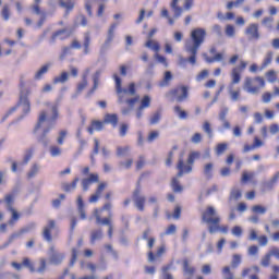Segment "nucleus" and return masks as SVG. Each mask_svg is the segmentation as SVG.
<instances>
[{
    "mask_svg": "<svg viewBox=\"0 0 279 279\" xmlns=\"http://www.w3.org/2000/svg\"><path fill=\"white\" fill-rule=\"evenodd\" d=\"M113 80L116 82V90L118 95H121V93H124V95H128V93L129 95H136V84L130 83L128 88H123L121 86L122 82L119 75L114 74Z\"/></svg>",
    "mask_w": 279,
    "mask_h": 279,
    "instance_id": "10",
    "label": "nucleus"
},
{
    "mask_svg": "<svg viewBox=\"0 0 279 279\" xmlns=\"http://www.w3.org/2000/svg\"><path fill=\"white\" fill-rule=\"evenodd\" d=\"M206 29L202 27L193 28L190 33V39L185 41L184 49L190 54V64H197V52L199 47L206 43Z\"/></svg>",
    "mask_w": 279,
    "mask_h": 279,
    "instance_id": "2",
    "label": "nucleus"
},
{
    "mask_svg": "<svg viewBox=\"0 0 279 279\" xmlns=\"http://www.w3.org/2000/svg\"><path fill=\"white\" fill-rule=\"evenodd\" d=\"M199 156H202L199 151L190 153L186 163H184V159L181 157L177 163V178H182L184 173H191V171H193V165H195V160H197Z\"/></svg>",
    "mask_w": 279,
    "mask_h": 279,
    "instance_id": "7",
    "label": "nucleus"
},
{
    "mask_svg": "<svg viewBox=\"0 0 279 279\" xmlns=\"http://www.w3.org/2000/svg\"><path fill=\"white\" fill-rule=\"evenodd\" d=\"M77 182H80V178L76 177L71 183H63L62 190L65 193H71V191H75V189H77Z\"/></svg>",
    "mask_w": 279,
    "mask_h": 279,
    "instance_id": "25",
    "label": "nucleus"
},
{
    "mask_svg": "<svg viewBox=\"0 0 279 279\" xmlns=\"http://www.w3.org/2000/svg\"><path fill=\"white\" fill-rule=\"evenodd\" d=\"M99 182V174L98 173H90L88 174V178H84L81 180V186L86 193L90 189L92 184H97Z\"/></svg>",
    "mask_w": 279,
    "mask_h": 279,
    "instance_id": "16",
    "label": "nucleus"
},
{
    "mask_svg": "<svg viewBox=\"0 0 279 279\" xmlns=\"http://www.w3.org/2000/svg\"><path fill=\"white\" fill-rule=\"evenodd\" d=\"M241 255L239 254H234L232 256V262H231V265L233 267V269H236V267H239V265H241Z\"/></svg>",
    "mask_w": 279,
    "mask_h": 279,
    "instance_id": "60",
    "label": "nucleus"
},
{
    "mask_svg": "<svg viewBox=\"0 0 279 279\" xmlns=\"http://www.w3.org/2000/svg\"><path fill=\"white\" fill-rule=\"evenodd\" d=\"M151 106V97L149 95L143 96V98L140 101V110H145Z\"/></svg>",
    "mask_w": 279,
    "mask_h": 279,
    "instance_id": "31",
    "label": "nucleus"
},
{
    "mask_svg": "<svg viewBox=\"0 0 279 279\" xmlns=\"http://www.w3.org/2000/svg\"><path fill=\"white\" fill-rule=\"evenodd\" d=\"M23 266L26 267L31 271V274H36V266L34 265V262L29 259L28 257H25L23 260Z\"/></svg>",
    "mask_w": 279,
    "mask_h": 279,
    "instance_id": "36",
    "label": "nucleus"
},
{
    "mask_svg": "<svg viewBox=\"0 0 279 279\" xmlns=\"http://www.w3.org/2000/svg\"><path fill=\"white\" fill-rule=\"evenodd\" d=\"M59 4L61 8L65 9L66 14H69V12L73 11V8H75L74 0H69V1L60 0Z\"/></svg>",
    "mask_w": 279,
    "mask_h": 279,
    "instance_id": "30",
    "label": "nucleus"
},
{
    "mask_svg": "<svg viewBox=\"0 0 279 279\" xmlns=\"http://www.w3.org/2000/svg\"><path fill=\"white\" fill-rule=\"evenodd\" d=\"M38 171H39L38 165L37 163L33 165L29 172L27 173L28 180H32V178H35Z\"/></svg>",
    "mask_w": 279,
    "mask_h": 279,
    "instance_id": "56",
    "label": "nucleus"
},
{
    "mask_svg": "<svg viewBox=\"0 0 279 279\" xmlns=\"http://www.w3.org/2000/svg\"><path fill=\"white\" fill-rule=\"evenodd\" d=\"M182 267L185 276H193L196 271V268L191 266V260H189V258L182 260Z\"/></svg>",
    "mask_w": 279,
    "mask_h": 279,
    "instance_id": "22",
    "label": "nucleus"
},
{
    "mask_svg": "<svg viewBox=\"0 0 279 279\" xmlns=\"http://www.w3.org/2000/svg\"><path fill=\"white\" fill-rule=\"evenodd\" d=\"M54 232V234H53ZM60 234V228L58 227V221L53 219H48L46 226L43 228L41 236L47 243L53 241V236Z\"/></svg>",
    "mask_w": 279,
    "mask_h": 279,
    "instance_id": "9",
    "label": "nucleus"
},
{
    "mask_svg": "<svg viewBox=\"0 0 279 279\" xmlns=\"http://www.w3.org/2000/svg\"><path fill=\"white\" fill-rule=\"evenodd\" d=\"M202 222L208 226L209 234L221 232V234H228L230 228L228 225L221 226V216L217 213V209L213 206H207L202 211Z\"/></svg>",
    "mask_w": 279,
    "mask_h": 279,
    "instance_id": "3",
    "label": "nucleus"
},
{
    "mask_svg": "<svg viewBox=\"0 0 279 279\" xmlns=\"http://www.w3.org/2000/svg\"><path fill=\"white\" fill-rule=\"evenodd\" d=\"M247 69V61L240 60V64L231 70V82L229 84V95L232 101H239L241 97V88L234 89V84L241 83V75Z\"/></svg>",
    "mask_w": 279,
    "mask_h": 279,
    "instance_id": "4",
    "label": "nucleus"
},
{
    "mask_svg": "<svg viewBox=\"0 0 279 279\" xmlns=\"http://www.w3.org/2000/svg\"><path fill=\"white\" fill-rule=\"evenodd\" d=\"M45 107L49 108V110L40 111L34 132H37L40 128H43V123H48V126L44 129L41 134L39 135L38 142L43 143V145H49V140L47 138V135L51 132V128L56 125V121H58L60 112L58 110V105L46 102Z\"/></svg>",
    "mask_w": 279,
    "mask_h": 279,
    "instance_id": "1",
    "label": "nucleus"
},
{
    "mask_svg": "<svg viewBox=\"0 0 279 279\" xmlns=\"http://www.w3.org/2000/svg\"><path fill=\"white\" fill-rule=\"evenodd\" d=\"M66 134H69L66 130H61L59 132V136L57 138L58 145H64V138H66Z\"/></svg>",
    "mask_w": 279,
    "mask_h": 279,
    "instance_id": "55",
    "label": "nucleus"
},
{
    "mask_svg": "<svg viewBox=\"0 0 279 279\" xmlns=\"http://www.w3.org/2000/svg\"><path fill=\"white\" fill-rule=\"evenodd\" d=\"M88 75H90V68H87L82 76V82L77 84L76 90L77 93H82L86 86H88Z\"/></svg>",
    "mask_w": 279,
    "mask_h": 279,
    "instance_id": "21",
    "label": "nucleus"
},
{
    "mask_svg": "<svg viewBox=\"0 0 279 279\" xmlns=\"http://www.w3.org/2000/svg\"><path fill=\"white\" fill-rule=\"evenodd\" d=\"M203 132H205V134H207L208 138H213L214 134H213V125H210V122L205 121L203 123Z\"/></svg>",
    "mask_w": 279,
    "mask_h": 279,
    "instance_id": "43",
    "label": "nucleus"
},
{
    "mask_svg": "<svg viewBox=\"0 0 279 279\" xmlns=\"http://www.w3.org/2000/svg\"><path fill=\"white\" fill-rule=\"evenodd\" d=\"M222 275L225 279H234V274H232L229 266L222 268Z\"/></svg>",
    "mask_w": 279,
    "mask_h": 279,
    "instance_id": "58",
    "label": "nucleus"
},
{
    "mask_svg": "<svg viewBox=\"0 0 279 279\" xmlns=\"http://www.w3.org/2000/svg\"><path fill=\"white\" fill-rule=\"evenodd\" d=\"M8 210L12 214L11 219L9 220V226H14V223L21 219V214H19L12 206H9Z\"/></svg>",
    "mask_w": 279,
    "mask_h": 279,
    "instance_id": "28",
    "label": "nucleus"
},
{
    "mask_svg": "<svg viewBox=\"0 0 279 279\" xmlns=\"http://www.w3.org/2000/svg\"><path fill=\"white\" fill-rule=\"evenodd\" d=\"M160 136V132L158 131H151L148 136H147V141L149 143H154V141H156L158 137Z\"/></svg>",
    "mask_w": 279,
    "mask_h": 279,
    "instance_id": "62",
    "label": "nucleus"
},
{
    "mask_svg": "<svg viewBox=\"0 0 279 279\" xmlns=\"http://www.w3.org/2000/svg\"><path fill=\"white\" fill-rule=\"evenodd\" d=\"M252 213L254 215H265V213H267V207H265L263 205H254L252 207Z\"/></svg>",
    "mask_w": 279,
    "mask_h": 279,
    "instance_id": "44",
    "label": "nucleus"
},
{
    "mask_svg": "<svg viewBox=\"0 0 279 279\" xmlns=\"http://www.w3.org/2000/svg\"><path fill=\"white\" fill-rule=\"evenodd\" d=\"M165 252H167V247L165 245L159 246L155 254L153 251H149L147 254L148 263H154L157 258H162Z\"/></svg>",
    "mask_w": 279,
    "mask_h": 279,
    "instance_id": "19",
    "label": "nucleus"
},
{
    "mask_svg": "<svg viewBox=\"0 0 279 279\" xmlns=\"http://www.w3.org/2000/svg\"><path fill=\"white\" fill-rule=\"evenodd\" d=\"M40 3H43V0H34V4L32 5V10L34 14H37L38 16L43 15V11L40 10Z\"/></svg>",
    "mask_w": 279,
    "mask_h": 279,
    "instance_id": "45",
    "label": "nucleus"
},
{
    "mask_svg": "<svg viewBox=\"0 0 279 279\" xmlns=\"http://www.w3.org/2000/svg\"><path fill=\"white\" fill-rule=\"evenodd\" d=\"M223 60V53L218 52L214 57H205V62L213 64L215 62H221Z\"/></svg>",
    "mask_w": 279,
    "mask_h": 279,
    "instance_id": "37",
    "label": "nucleus"
},
{
    "mask_svg": "<svg viewBox=\"0 0 279 279\" xmlns=\"http://www.w3.org/2000/svg\"><path fill=\"white\" fill-rule=\"evenodd\" d=\"M209 74H210V72L208 70L201 71L196 75V82H204V80H206V77H208Z\"/></svg>",
    "mask_w": 279,
    "mask_h": 279,
    "instance_id": "57",
    "label": "nucleus"
},
{
    "mask_svg": "<svg viewBox=\"0 0 279 279\" xmlns=\"http://www.w3.org/2000/svg\"><path fill=\"white\" fill-rule=\"evenodd\" d=\"M229 144L228 143H218L215 147L216 156H223L225 151H228Z\"/></svg>",
    "mask_w": 279,
    "mask_h": 279,
    "instance_id": "32",
    "label": "nucleus"
},
{
    "mask_svg": "<svg viewBox=\"0 0 279 279\" xmlns=\"http://www.w3.org/2000/svg\"><path fill=\"white\" fill-rule=\"evenodd\" d=\"M245 34L250 40H258L260 33L258 32V24L252 23L245 28Z\"/></svg>",
    "mask_w": 279,
    "mask_h": 279,
    "instance_id": "18",
    "label": "nucleus"
},
{
    "mask_svg": "<svg viewBox=\"0 0 279 279\" xmlns=\"http://www.w3.org/2000/svg\"><path fill=\"white\" fill-rule=\"evenodd\" d=\"M172 97H175L177 101L182 102L189 99V87L184 85H179L170 92Z\"/></svg>",
    "mask_w": 279,
    "mask_h": 279,
    "instance_id": "13",
    "label": "nucleus"
},
{
    "mask_svg": "<svg viewBox=\"0 0 279 279\" xmlns=\"http://www.w3.org/2000/svg\"><path fill=\"white\" fill-rule=\"evenodd\" d=\"M133 202L135 204V208H137V210H140V213L145 211L146 198H145V196L141 195V186H137L133 191Z\"/></svg>",
    "mask_w": 279,
    "mask_h": 279,
    "instance_id": "14",
    "label": "nucleus"
},
{
    "mask_svg": "<svg viewBox=\"0 0 279 279\" xmlns=\"http://www.w3.org/2000/svg\"><path fill=\"white\" fill-rule=\"evenodd\" d=\"M73 53L72 49L70 46H65L61 49V52L59 54L60 60H66L68 56H71Z\"/></svg>",
    "mask_w": 279,
    "mask_h": 279,
    "instance_id": "42",
    "label": "nucleus"
},
{
    "mask_svg": "<svg viewBox=\"0 0 279 279\" xmlns=\"http://www.w3.org/2000/svg\"><path fill=\"white\" fill-rule=\"evenodd\" d=\"M90 33H84V43H83V53L85 56H88V53H90Z\"/></svg>",
    "mask_w": 279,
    "mask_h": 279,
    "instance_id": "29",
    "label": "nucleus"
},
{
    "mask_svg": "<svg viewBox=\"0 0 279 279\" xmlns=\"http://www.w3.org/2000/svg\"><path fill=\"white\" fill-rule=\"evenodd\" d=\"M254 172H243L242 173V179H241V182L243 183V184H245V183H247V182H250V181H252V180H254Z\"/></svg>",
    "mask_w": 279,
    "mask_h": 279,
    "instance_id": "50",
    "label": "nucleus"
},
{
    "mask_svg": "<svg viewBox=\"0 0 279 279\" xmlns=\"http://www.w3.org/2000/svg\"><path fill=\"white\" fill-rule=\"evenodd\" d=\"M179 1L180 0H172L170 3V8H172L174 13V19H180V16H182V12H184V9L178 5Z\"/></svg>",
    "mask_w": 279,
    "mask_h": 279,
    "instance_id": "26",
    "label": "nucleus"
},
{
    "mask_svg": "<svg viewBox=\"0 0 279 279\" xmlns=\"http://www.w3.org/2000/svg\"><path fill=\"white\" fill-rule=\"evenodd\" d=\"M49 151L52 158H57V156H62V148H60L59 146H56V145L50 146Z\"/></svg>",
    "mask_w": 279,
    "mask_h": 279,
    "instance_id": "48",
    "label": "nucleus"
},
{
    "mask_svg": "<svg viewBox=\"0 0 279 279\" xmlns=\"http://www.w3.org/2000/svg\"><path fill=\"white\" fill-rule=\"evenodd\" d=\"M225 34L229 38H234V35L236 34V31L234 29V26H232L231 24H228L226 26Z\"/></svg>",
    "mask_w": 279,
    "mask_h": 279,
    "instance_id": "53",
    "label": "nucleus"
},
{
    "mask_svg": "<svg viewBox=\"0 0 279 279\" xmlns=\"http://www.w3.org/2000/svg\"><path fill=\"white\" fill-rule=\"evenodd\" d=\"M29 89H21L19 104L23 107L24 114H29L32 110V104L29 102Z\"/></svg>",
    "mask_w": 279,
    "mask_h": 279,
    "instance_id": "12",
    "label": "nucleus"
},
{
    "mask_svg": "<svg viewBox=\"0 0 279 279\" xmlns=\"http://www.w3.org/2000/svg\"><path fill=\"white\" fill-rule=\"evenodd\" d=\"M73 34V31H71V28L65 27V28H61L56 31L54 33H52L50 40L51 43H56V40H66V38H71Z\"/></svg>",
    "mask_w": 279,
    "mask_h": 279,
    "instance_id": "15",
    "label": "nucleus"
},
{
    "mask_svg": "<svg viewBox=\"0 0 279 279\" xmlns=\"http://www.w3.org/2000/svg\"><path fill=\"white\" fill-rule=\"evenodd\" d=\"M106 123L112 125V128H117L119 124V116H117V113H107L105 114L104 121L93 120L90 125L87 128L88 134H95V131L101 132Z\"/></svg>",
    "mask_w": 279,
    "mask_h": 279,
    "instance_id": "5",
    "label": "nucleus"
},
{
    "mask_svg": "<svg viewBox=\"0 0 279 279\" xmlns=\"http://www.w3.org/2000/svg\"><path fill=\"white\" fill-rule=\"evenodd\" d=\"M173 110L175 114H178L179 119H187L189 113L185 110H182V107L174 106Z\"/></svg>",
    "mask_w": 279,
    "mask_h": 279,
    "instance_id": "49",
    "label": "nucleus"
},
{
    "mask_svg": "<svg viewBox=\"0 0 279 279\" xmlns=\"http://www.w3.org/2000/svg\"><path fill=\"white\" fill-rule=\"evenodd\" d=\"M1 16L3 21H10V5L4 4L1 10Z\"/></svg>",
    "mask_w": 279,
    "mask_h": 279,
    "instance_id": "52",
    "label": "nucleus"
},
{
    "mask_svg": "<svg viewBox=\"0 0 279 279\" xmlns=\"http://www.w3.org/2000/svg\"><path fill=\"white\" fill-rule=\"evenodd\" d=\"M47 271V259L39 258V267L35 268V274H45Z\"/></svg>",
    "mask_w": 279,
    "mask_h": 279,
    "instance_id": "38",
    "label": "nucleus"
},
{
    "mask_svg": "<svg viewBox=\"0 0 279 279\" xmlns=\"http://www.w3.org/2000/svg\"><path fill=\"white\" fill-rule=\"evenodd\" d=\"M104 210H112V204L106 203L101 208H96L94 210V217L96 219L97 226H108V236L109 239H112L114 226L112 225V219L110 217L101 218V213H104Z\"/></svg>",
    "mask_w": 279,
    "mask_h": 279,
    "instance_id": "6",
    "label": "nucleus"
},
{
    "mask_svg": "<svg viewBox=\"0 0 279 279\" xmlns=\"http://www.w3.org/2000/svg\"><path fill=\"white\" fill-rule=\"evenodd\" d=\"M171 80H173V75L171 74V72L167 71L165 73L163 80L159 82L160 88H165V86H169V82H171Z\"/></svg>",
    "mask_w": 279,
    "mask_h": 279,
    "instance_id": "39",
    "label": "nucleus"
},
{
    "mask_svg": "<svg viewBox=\"0 0 279 279\" xmlns=\"http://www.w3.org/2000/svg\"><path fill=\"white\" fill-rule=\"evenodd\" d=\"M108 189V182H100L95 191L94 194H92L88 198L89 204H97L99 202L101 195L104 194V191Z\"/></svg>",
    "mask_w": 279,
    "mask_h": 279,
    "instance_id": "17",
    "label": "nucleus"
},
{
    "mask_svg": "<svg viewBox=\"0 0 279 279\" xmlns=\"http://www.w3.org/2000/svg\"><path fill=\"white\" fill-rule=\"evenodd\" d=\"M166 217H167V219H171L172 217L174 219H180V217H182V207L177 206L174 208L173 215H171V213L167 211Z\"/></svg>",
    "mask_w": 279,
    "mask_h": 279,
    "instance_id": "40",
    "label": "nucleus"
},
{
    "mask_svg": "<svg viewBox=\"0 0 279 279\" xmlns=\"http://www.w3.org/2000/svg\"><path fill=\"white\" fill-rule=\"evenodd\" d=\"M117 23L110 25L107 33V39L105 40V47H110L111 43L114 40V31L117 29Z\"/></svg>",
    "mask_w": 279,
    "mask_h": 279,
    "instance_id": "23",
    "label": "nucleus"
},
{
    "mask_svg": "<svg viewBox=\"0 0 279 279\" xmlns=\"http://www.w3.org/2000/svg\"><path fill=\"white\" fill-rule=\"evenodd\" d=\"M128 130H130V125H128V123H122L120 125V136H125L128 134Z\"/></svg>",
    "mask_w": 279,
    "mask_h": 279,
    "instance_id": "64",
    "label": "nucleus"
},
{
    "mask_svg": "<svg viewBox=\"0 0 279 279\" xmlns=\"http://www.w3.org/2000/svg\"><path fill=\"white\" fill-rule=\"evenodd\" d=\"M243 193L239 189H233L230 194V199H241Z\"/></svg>",
    "mask_w": 279,
    "mask_h": 279,
    "instance_id": "59",
    "label": "nucleus"
},
{
    "mask_svg": "<svg viewBox=\"0 0 279 279\" xmlns=\"http://www.w3.org/2000/svg\"><path fill=\"white\" fill-rule=\"evenodd\" d=\"M101 75V71H96V73L93 76L94 85L92 87V90L87 93L88 97L95 93V90L99 87V77Z\"/></svg>",
    "mask_w": 279,
    "mask_h": 279,
    "instance_id": "27",
    "label": "nucleus"
},
{
    "mask_svg": "<svg viewBox=\"0 0 279 279\" xmlns=\"http://www.w3.org/2000/svg\"><path fill=\"white\" fill-rule=\"evenodd\" d=\"M243 3H245V0L229 1L227 3V10H232V8H239V5H243Z\"/></svg>",
    "mask_w": 279,
    "mask_h": 279,
    "instance_id": "54",
    "label": "nucleus"
},
{
    "mask_svg": "<svg viewBox=\"0 0 279 279\" xmlns=\"http://www.w3.org/2000/svg\"><path fill=\"white\" fill-rule=\"evenodd\" d=\"M145 47H147V49H151V51H155V58L157 61L160 62V64H163L165 66H167V58L160 56L158 53V51H160V44L154 39H148L146 43H145Z\"/></svg>",
    "mask_w": 279,
    "mask_h": 279,
    "instance_id": "11",
    "label": "nucleus"
},
{
    "mask_svg": "<svg viewBox=\"0 0 279 279\" xmlns=\"http://www.w3.org/2000/svg\"><path fill=\"white\" fill-rule=\"evenodd\" d=\"M171 187L173 190L174 193H182V191L184 190L182 187V185L180 184V181L178 180V178H173L171 181Z\"/></svg>",
    "mask_w": 279,
    "mask_h": 279,
    "instance_id": "41",
    "label": "nucleus"
},
{
    "mask_svg": "<svg viewBox=\"0 0 279 279\" xmlns=\"http://www.w3.org/2000/svg\"><path fill=\"white\" fill-rule=\"evenodd\" d=\"M266 78L268 82H270V84H274V82H276V80H278V74L276 73V71L270 70V71L266 72Z\"/></svg>",
    "mask_w": 279,
    "mask_h": 279,
    "instance_id": "51",
    "label": "nucleus"
},
{
    "mask_svg": "<svg viewBox=\"0 0 279 279\" xmlns=\"http://www.w3.org/2000/svg\"><path fill=\"white\" fill-rule=\"evenodd\" d=\"M65 82H69V72H62L53 78V84H65Z\"/></svg>",
    "mask_w": 279,
    "mask_h": 279,
    "instance_id": "34",
    "label": "nucleus"
},
{
    "mask_svg": "<svg viewBox=\"0 0 279 279\" xmlns=\"http://www.w3.org/2000/svg\"><path fill=\"white\" fill-rule=\"evenodd\" d=\"M50 252H51V255H50V263L52 265H62V260H64V253H58L56 252V247H50Z\"/></svg>",
    "mask_w": 279,
    "mask_h": 279,
    "instance_id": "20",
    "label": "nucleus"
},
{
    "mask_svg": "<svg viewBox=\"0 0 279 279\" xmlns=\"http://www.w3.org/2000/svg\"><path fill=\"white\" fill-rule=\"evenodd\" d=\"M178 232V227L175 225H169L161 236H170L171 234H175Z\"/></svg>",
    "mask_w": 279,
    "mask_h": 279,
    "instance_id": "46",
    "label": "nucleus"
},
{
    "mask_svg": "<svg viewBox=\"0 0 279 279\" xmlns=\"http://www.w3.org/2000/svg\"><path fill=\"white\" fill-rule=\"evenodd\" d=\"M213 169H214V165L211 162L206 163L204 166V175H206V178L208 180H210V178H213Z\"/></svg>",
    "mask_w": 279,
    "mask_h": 279,
    "instance_id": "47",
    "label": "nucleus"
},
{
    "mask_svg": "<svg viewBox=\"0 0 279 279\" xmlns=\"http://www.w3.org/2000/svg\"><path fill=\"white\" fill-rule=\"evenodd\" d=\"M104 239V231L101 229H97L92 231L90 233V243L94 244L96 241H100Z\"/></svg>",
    "mask_w": 279,
    "mask_h": 279,
    "instance_id": "33",
    "label": "nucleus"
},
{
    "mask_svg": "<svg viewBox=\"0 0 279 279\" xmlns=\"http://www.w3.org/2000/svg\"><path fill=\"white\" fill-rule=\"evenodd\" d=\"M169 269H171L170 265H166L161 268V271L163 274V279H173V275L167 272L169 271Z\"/></svg>",
    "mask_w": 279,
    "mask_h": 279,
    "instance_id": "61",
    "label": "nucleus"
},
{
    "mask_svg": "<svg viewBox=\"0 0 279 279\" xmlns=\"http://www.w3.org/2000/svg\"><path fill=\"white\" fill-rule=\"evenodd\" d=\"M271 62H274V51H268L264 57V60L259 66V71H264V69H267V66H269Z\"/></svg>",
    "mask_w": 279,
    "mask_h": 279,
    "instance_id": "24",
    "label": "nucleus"
},
{
    "mask_svg": "<svg viewBox=\"0 0 279 279\" xmlns=\"http://www.w3.org/2000/svg\"><path fill=\"white\" fill-rule=\"evenodd\" d=\"M138 99H141V97L140 96H135L134 98L126 99L125 102L129 106V108H134V106H136Z\"/></svg>",
    "mask_w": 279,
    "mask_h": 279,
    "instance_id": "63",
    "label": "nucleus"
},
{
    "mask_svg": "<svg viewBox=\"0 0 279 279\" xmlns=\"http://www.w3.org/2000/svg\"><path fill=\"white\" fill-rule=\"evenodd\" d=\"M49 66H51V64L47 63L45 65H43L35 74V80H43V75H46V73L49 72Z\"/></svg>",
    "mask_w": 279,
    "mask_h": 279,
    "instance_id": "35",
    "label": "nucleus"
},
{
    "mask_svg": "<svg viewBox=\"0 0 279 279\" xmlns=\"http://www.w3.org/2000/svg\"><path fill=\"white\" fill-rule=\"evenodd\" d=\"M260 88H265V78H263V76L245 77L244 90H246V93H250L251 95H258L260 93Z\"/></svg>",
    "mask_w": 279,
    "mask_h": 279,
    "instance_id": "8",
    "label": "nucleus"
}]
</instances>
